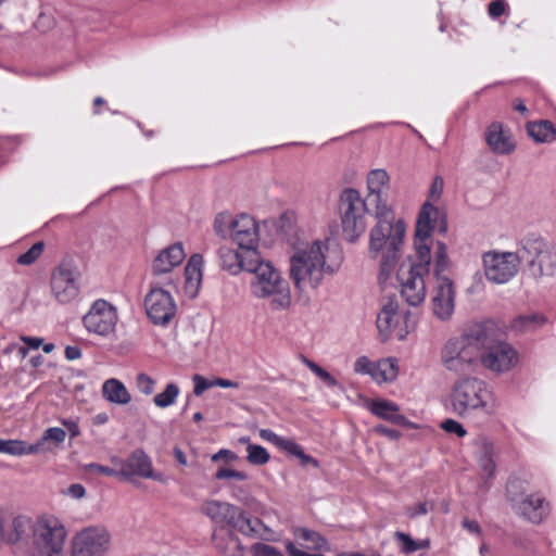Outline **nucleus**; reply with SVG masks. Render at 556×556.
Returning <instances> with one entry per match:
<instances>
[{"mask_svg":"<svg viewBox=\"0 0 556 556\" xmlns=\"http://www.w3.org/2000/svg\"><path fill=\"white\" fill-rule=\"evenodd\" d=\"M439 219V231L444 233L447 230L444 215L430 202L424 203L416 222L414 261L407 273L403 270L399 273L401 294L412 306L421 304L426 299L427 287L425 276L430 275L431 265L430 236Z\"/></svg>","mask_w":556,"mask_h":556,"instance_id":"nucleus-1","label":"nucleus"},{"mask_svg":"<svg viewBox=\"0 0 556 556\" xmlns=\"http://www.w3.org/2000/svg\"><path fill=\"white\" fill-rule=\"evenodd\" d=\"M343 262L342 251L330 240H315L296 248L290 257V278L296 290L317 289L326 275H333Z\"/></svg>","mask_w":556,"mask_h":556,"instance_id":"nucleus-2","label":"nucleus"},{"mask_svg":"<svg viewBox=\"0 0 556 556\" xmlns=\"http://www.w3.org/2000/svg\"><path fill=\"white\" fill-rule=\"evenodd\" d=\"M376 225L369 232L368 253L371 258L381 254L379 280L387 281L396 268L404 243L406 224L396 218L393 208L374 213Z\"/></svg>","mask_w":556,"mask_h":556,"instance_id":"nucleus-3","label":"nucleus"},{"mask_svg":"<svg viewBox=\"0 0 556 556\" xmlns=\"http://www.w3.org/2000/svg\"><path fill=\"white\" fill-rule=\"evenodd\" d=\"M485 326L475 323L459 337L448 339L441 350L443 367L456 375L473 372L480 364L481 345L486 342Z\"/></svg>","mask_w":556,"mask_h":556,"instance_id":"nucleus-4","label":"nucleus"},{"mask_svg":"<svg viewBox=\"0 0 556 556\" xmlns=\"http://www.w3.org/2000/svg\"><path fill=\"white\" fill-rule=\"evenodd\" d=\"M249 273L253 274L250 292L255 299L269 300L275 311H286L291 306L290 285L270 262L264 261L258 254Z\"/></svg>","mask_w":556,"mask_h":556,"instance_id":"nucleus-5","label":"nucleus"},{"mask_svg":"<svg viewBox=\"0 0 556 556\" xmlns=\"http://www.w3.org/2000/svg\"><path fill=\"white\" fill-rule=\"evenodd\" d=\"M450 268L451 261L446 244L438 241L434 251L431 304L433 314L441 320H448L455 309L456 289L454 281L447 275Z\"/></svg>","mask_w":556,"mask_h":556,"instance_id":"nucleus-6","label":"nucleus"},{"mask_svg":"<svg viewBox=\"0 0 556 556\" xmlns=\"http://www.w3.org/2000/svg\"><path fill=\"white\" fill-rule=\"evenodd\" d=\"M214 233L220 239H230L237 247L248 253L261 254L260 227L255 218L247 213L232 214L228 211L219 212L213 220Z\"/></svg>","mask_w":556,"mask_h":556,"instance_id":"nucleus-7","label":"nucleus"},{"mask_svg":"<svg viewBox=\"0 0 556 556\" xmlns=\"http://www.w3.org/2000/svg\"><path fill=\"white\" fill-rule=\"evenodd\" d=\"M450 397L452 412L460 417L479 409L490 413L494 408L492 391L483 380L475 377L457 380Z\"/></svg>","mask_w":556,"mask_h":556,"instance_id":"nucleus-8","label":"nucleus"},{"mask_svg":"<svg viewBox=\"0 0 556 556\" xmlns=\"http://www.w3.org/2000/svg\"><path fill=\"white\" fill-rule=\"evenodd\" d=\"M342 232L346 241L354 243L365 232L366 214L374 215V206L353 188L344 189L339 201Z\"/></svg>","mask_w":556,"mask_h":556,"instance_id":"nucleus-9","label":"nucleus"},{"mask_svg":"<svg viewBox=\"0 0 556 556\" xmlns=\"http://www.w3.org/2000/svg\"><path fill=\"white\" fill-rule=\"evenodd\" d=\"M67 531L53 516L37 519L33 527V556H64Z\"/></svg>","mask_w":556,"mask_h":556,"instance_id":"nucleus-10","label":"nucleus"},{"mask_svg":"<svg viewBox=\"0 0 556 556\" xmlns=\"http://www.w3.org/2000/svg\"><path fill=\"white\" fill-rule=\"evenodd\" d=\"M521 262L527 264V269L535 280L553 277L556 273V253L553 248L541 237L529 236L521 242Z\"/></svg>","mask_w":556,"mask_h":556,"instance_id":"nucleus-11","label":"nucleus"},{"mask_svg":"<svg viewBox=\"0 0 556 556\" xmlns=\"http://www.w3.org/2000/svg\"><path fill=\"white\" fill-rule=\"evenodd\" d=\"M480 325L485 326L486 332V342L481 345L480 364L494 372H506L513 369L519 361L516 349L494 338V324L491 320L481 321Z\"/></svg>","mask_w":556,"mask_h":556,"instance_id":"nucleus-12","label":"nucleus"},{"mask_svg":"<svg viewBox=\"0 0 556 556\" xmlns=\"http://www.w3.org/2000/svg\"><path fill=\"white\" fill-rule=\"evenodd\" d=\"M112 533L104 525H91L77 531L70 542V556H108Z\"/></svg>","mask_w":556,"mask_h":556,"instance_id":"nucleus-13","label":"nucleus"},{"mask_svg":"<svg viewBox=\"0 0 556 556\" xmlns=\"http://www.w3.org/2000/svg\"><path fill=\"white\" fill-rule=\"evenodd\" d=\"M185 257V249L180 242L161 250L152 263L153 281L151 283L164 285L166 288L176 290L179 281L176 269L180 267Z\"/></svg>","mask_w":556,"mask_h":556,"instance_id":"nucleus-14","label":"nucleus"},{"mask_svg":"<svg viewBox=\"0 0 556 556\" xmlns=\"http://www.w3.org/2000/svg\"><path fill=\"white\" fill-rule=\"evenodd\" d=\"M151 283V288L144 298V308L148 318L155 326L166 327L175 318L177 313L176 302L170 293V288Z\"/></svg>","mask_w":556,"mask_h":556,"instance_id":"nucleus-15","label":"nucleus"},{"mask_svg":"<svg viewBox=\"0 0 556 556\" xmlns=\"http://www.w3.org/2000/svg\"><path fill=\"white\" fill-rule=\"evenodd\" d=\"M482 261L485 278L492 283L504 285L518 273L520 250L518 253L490 251L483 254Z\"/></svg>","mask_w":556,"mask_h":556,"instance_id":"nucleus-16","label":"nucleus"},{"mask_svg":"<svg viewBox=\"0 0 556 556\" xmlns=\"http://www.w3.org/2000/svg\"><path fill=\"white\" fill-rule=\"evenodd\" d=\"M377 328L383 341L394 336L404 340L414 327L410 321V313L400 311L395 301H388L377 316Z\"/></svg>","mask_w":556,"mask_h":556,"instance_id":"nucleus-17","label":"nucleus"},{"mask_svg":"<svg viewBox=\"0 0 556 556\" xmlns=\"http://www.w3.org/2000/svg\"><path fill=\"white\" fill-rule=\"evenodd\" d=\"M77 277V269L71 261H62L52 270L50 288L58 302L65 304L77 298L79 293Z\"/></svg>","mask_w":556,"mask_h":556,"instance_id":"nucleus-18","label":"nucleus"},{"mask_svg":"<svg viewBox=\"0 0 556 556\" xmlns=\"http://www.w3.org/2000/svg\"><path fill=\"white\" fill-rule=\"evenodd\" d=\"M118 314L115 306L105 300H97L84 316L86 330L100 337H109L115 332Z\"/></svg>","mask_w":556,"mask_h":556,"instance_id":"nucleus-19","label":"nucleus"},{"mask_svg":"<svg viewBox=\"0 0 556 556\" xmlns=\"http://www.w3.org/2000/svg\"><path fill=\"white\" fill-rule=\"evenodd\" d=\"M517 481H511L507 485L509 501L523 518L533 523L542 522L549 515V503L541 493L528 494L521 500L516 498L513 491L517 488Z\"/></svg>","mask_w":556,"mask_h":556,"instance_id":"nucleus-20","label":"nucleus"},{"mask_svg":"<svg viewBox=\"0 0 556 556\" xmlns=\"http://www.w3.org/2000/svg\"><path fill=\"white\" fill-rule=\"evenodd\" d=\"M201 511L215 523L240 527V522H243L247 523L249 530L254 531L251 520L243 515L240 508L232 504L210 500L202 504Z\"/></svg>","mask_w":556,"mask_h":556,"instance_id":"nucleus-21","label":"nucleus"},{"mask_svg":"<svg viewBox=\"0 0 556 556\" xmlns=\"http://www.w3.org/2000/svg\"><path fill=\"white\" fill-rule=\"evenodd\" d=\"M366 200L374 206V213L392 210L389 204L390 177L387 170L372 169L367 175Z\"/></svg>","mask_w":556,"mask_h":556,"instance_id":"nucleus-22","label":"nucleus"},{"mask_svg":"<svg viewBox=\"0 0 556 556\" xmlns=\"http://www.w3.org/2000/svg\"><path fill=\"white\" fill-rule=\"evenodd\" d=\"M219 267L232 276L242 271L249 273L256 262L258 254L248 253L244 249H233L228 245H222L217 251Z\"/></svg>","mask_w":556,"mask_h":556,"instance_id":"nucleus-23","label":"nucleus"},{"mask_svg":"<svg viewBox=\"0 0 556 556\" xmlns=\"http://www.w3.org/2000/svg\"><path fill=\"white\" fill-rule=\"evenodd\" d=\"M111 460L115 465H121V477L129 478L131 476H140L161 481V476L154 475L150 458L141 450L134 451L126 460H122L117 457H112Z\"/></svg>","mask_w":556,"mask_h":556,"instance_id":"nucleus-24","label":"nucleus"},{"mask_svg":"<svg viewBox=\"0 0 556 556\" xmlns=\"http://www.w3.org/2000/svg\"><path fill=\"white\" fill-rule=\"evenodd\" d=\"M484 138L488 147L495 154L508 155L516 149L510 130L502 123L494 122L489 125Z\"/></svg>","mask_w":556,"mask_h":556,"instance_id":"nucleus-25","label":"nucleus"},{"mask_svg":"<svg viewBox=\"0 0 556 556\" xmlns=\"http://www.w3.org/2000/svg\"><path fill=\"white\" fill-rule=\"evenodd\" d=\"M260 437L275 446L288 452L289 454L300 458L303 464H313L317 466V462L309 455H306L300 444L287 438L279 437L270 429H260Z\"/></svg>","mask_w":556,"mask_h":556,"instance_id":"nucleus-26","label":"nucleus"},{"mask_svg":"<svg viewBox=\"0 0 556 556\" xmlns=\"http://www.w3.org/2000/svg\"><path fill=\"white\" fill-rule=\"evenodd\" d=\"M369 412L376 417L397 426H407V418L400 414L396 403L388 400H374L368 404Z\"/></svg>","mask_w":556,"mask_h":556,"instance_id":"nucleus-27","label":"nucleus"},{"mask_svg":"<svg viewBox=\"0 0 556 556\" xmlns=\"http://www.w3.org/2000/svg\"><path fill=\"white\" fill-rule=\"evenodd\" d=\"M203 258L193 254L185 267V292L189 298H195L202 281Z\"/></svg>","mask_w":556,"mask_h":556,"instance_id":"nucleus-28","label":"nucleus"},{"mask_svg":"<svg viewBox=\"0 0 556 556\" xmlns=\"http://www.w3.org/2000/svg\"><path fill=\"white\" fill-rule=\"evenodd\" d=\"M102 396L108 402L117 405H127L131 401L129 391L125 384L116 378H110L103 382Z\"/></svg>","mask_w":556,"mask_h":556,"instance_id":"nucleus-29","label":"nucleus"},{"mask_svg":"<svg viewBox=\"0 0 556 556\" xmlns=\"http://www.w3.org/2000/svg\"><path fill=\"white\" fill-rule=\"evenodd\" d=\"M292 533L296 540L307 542L308 544L305 547L308 549L317 552H330L331 549L326 538L314 530L304 527H293Z\"/></svg>","mask_w":556,"mask_h":556,"instance_id":"nucleus-30","label":"nucleus"},{"mask_svg":"<svg viewBox=\"0 0 556 556\" xmlns=\"http://www.w3.org/2000/svg\"><path fill=\"white\" fill-rule=\"evenodd\" d=\"M546 324V317L540 313H530L516 316L509 325V328L517 333H527L535 331Z\"/></svg>","mask_w":556,"mask_h":556,"instance_id":"nucleus-31","label":"nucleus"},{"mask_svg":"<svg viewBox=\"0 0 556 556\" xmlns=\"http://www.w3.org/2000/svg\"><path fill=\"white\" fill-rule=\"evenodd\" d=\"M527 132L535 142L539 143H551L556 140V128L549 121L528 123Z\"/></svg>","mask_w":556,"mask_h":556,"instance_id":"nucleus-32","label":"nucleus"},{"mask_svg":"<svg viewBox=\"0 0 556 556\" xmlns=\"http://www.w3.org/2000/svg\"><path fill=\"white\" fill-rule=\"evenodd\" d=\"M40 452V443L27 444L22 440H4L0 438V453L11 456L33 455Z\"/></svg>","mask_w":556,"mask_h":556,"instance_id":"nucleus-33","label":"nucleus"},{"mask_svg":"<svg viewBox=\"0 0 556 556\" xmlns=\"http://www.w3.org/2000/svg\"><path fill=\"white\" fill-rule=\"evenodd\" d=\"M399 372L397 361L394 357L380 359L376 363L372 380L376 382L392 381Z\"/></svg>","mask_w":556,"mask_h":556,"instance_id":"nucleus-34","label":"nucleus"},{"mask_svg":"<svg viewBox=\"0 0 556 556\" xmlns=\"http://www.w3.org/2000/svg\"><path fill=\"white\" fill-rule=\"evenodd\" d=\"M395 540L400 543V549L403 554H412L419 549H426L430 543L428 540H414L409 534L397 531L394 534Z\"/></svg>","mask_w":556,"mask_h":556,"instance_id":"nucleus-35","label":"nucleus"},{"mask_svg":"<svg viewBox=\"0 0 556 556\" xmlns=\"http://www.w3.org/2000/svg\"><path fill=\"white\" fill-rule=\"evenodd\" d=\"M180 393L176 383H168L165 390L153 397V403L159 408H166L175 404Z\"/></svg>","mask_w":556,"mask_h":556,"instance_id":"nucleus-36","label":"nucleus"},{"mask_svg":"<svg viewBox=\"0 0 556 556\" xmlns=\"http://www.w3.org/2000/svg\"><path fill=\"white\" fill-rule=\"evenodd\" d=\"M301 359L302 363L320 380H323L328 387L336 388L340 386L338 380L332 375H330L326 369L320 367L318 364H316L315 362L311 361L305 356H302Z\"/></svg>","mask_w":556,"mask_h":556,"instance_id":"nucleus-37","label":"nucleus"},{"mask_svg":"<svg viewBox=\"0 0 556 556\" xmlns=\"http://www.w3.org/2000/svg\"><path fill=\"white\" fill-rule=\"evenodd\" d=\"M247 459L250 464L261 466L268 463L270 456L267 450L257 444H249Z\"/></svg>","mask_w":556,"mask_h":556,"instance_id":"nucleus-38","label":"nucleus"},{"mask_svg":"<svg viewBox=\"0 0 556 556\" xmlns=\"http://www.w3.org/2000/svg\"><path fill=\"white\" fill-rule=\"evenodd\" d=\"M43 249H45V244L42 241L36 242L25 253L21 254L17 257V263L20 265H25V266L34 264L39 258V256L42 254Z\"/></svg>","mask_w":556,"mask_h":556,"instance_id":"nucleus-39","label":"nucleus"},{"mask_svg":"<svg viewBox=\"0 0 556 556\" xmlns=\"http://www.w3.org/2000/svg\"><path fill=\"white\" fill-rule=\"evenodd\" d=\"M493 445L489 442L483 444V455L480 457V465L483 472L491 477L495 470V463L492 458Z\"/></svg>","mask_w":556,"mask_h":556,"instance_id":"nucleus-40","label":"nucleus"},{"mask_svg":"<svg viewBox=\"0 0 556 556\" xmlns=\"http://www.w3.org/2000/svg\"><path fill=\"white\" fill-rule=\"evenodd\" d=\"M66 438V432L65 430L59 428V427H52V428H48L41 439L37 442V443H40V451L42 450V445L46 441H52L54 443H62Z\"/></svg>","mask_w":556,"mask_h":556,"instance_id":"nucleus-41","label":"nucleus"},{"mask_svg":"<svg viewBox=\"0 0 556 556\" xmlns=\"http://www.w3.org/2000/svg\"><path fill=\"white\" fill-rule=\"evenodd\" d=\"M136 386L144 395H151L154 392L155 380L144 372H140L136 377Z\"/></svg>","mask_w":556,"mask_h":556,"instance_id":"nucleus-42","label":"nucleus"},{"mask_svg":"<svg viewBox=\"0 0 556 556\" xmlns=\"http://www.w3.org/2000/svg\"><path fill=\"white\" fill-rule=\"evenodd\" d=\"M251 553L253 556H283L280 549L265 543L253 544L251 546Z\"/></svg>","mask_w":556,"mask_h":556,"instance_id":"nucleus-43","label":"nucleus"},{"mask_svg":"<svg viewBox=\"0 0 556 556\" xmlns=\"http://www.w3.org/2000/svg\"><path fill=\"white\" fill-rule=\"evenodd\" d=\"M376 363H372L367 356L358 357L354 363V371L361 375H369L372 378Z\"/></svg>","mask_w":556,"mask_h":556,"instance_id":"nucleus-44","label":"nucleus"},{"mask_svg":"<svg viewBox=\"0 0 556 556\" xmlns=\"http://www.w3.org/2000/svg\"><path fill=\"white\" fill-rule=\"evenodd\" d=\"M441 428L447 433L456 434L458 438H464L467 434V430L464 426L454 419H446L442 421Z\"/></svg>","mask_w":556,"mask_h":556,"instance_id":"nucleus-45","label":"nucleus"},{"mask_svg":"<svg viewBox=\"0 0 556 556\" xmlns=\"http://www.w3.org/2000/svg\"><path fill=\"white\" fill-rule=\"evenodd\" d=\"M216 479H237V480H247L248 475L244 471H239L230 468H220L215 473Z\"/></svg>","mask_w":556,"mask_h":556,"instance_id":"nucleus-46","label":"nucleus"},{"mask_svg":"<svg viewBox=\"0 0 556 556\" xmlns=\"http://www.w3.org/2000/svg\"><path fill=\"white\" fill-rule=\"evenodd\" d=\"M86 470L89 472H93L97 475H103V476H108V477L121 476L119 470L113 469L108 466L99 465L96 463L88 464L86 466Z\"/></svg>","mask_w":556,"mask_h":556,"instance_id":"nucleus-47","label":"nucleus"},{"mask_svg":"<svg viewBox=\"0 0 556 556\" xmlns=\"http://www.w3.org/2000/svg\"><path fill=\"white\" fill-rule=\"evenodd\" d=\"M192 380L194 382L193 393L197 396H200L203 392L214 387L213 380H207L201 375H194Z\"/></svg>","mask_w":556,"mask_h":556,"instance_id":"nucleus-48","label":"nucleus"},{"mask_svg":"<svg viewBox=\"0 0 556 556\" xmlns=\"http://www.w3.org/2000/svg\"><path fill=\"white\" fill-rule=\"evenodd\" d=\"M506 9L507 4L505 0H492L488 4V13L492 18H498L502 16L506 12Z\"/></svg>","mask_w":556,"mask_h":556,"instance_id":"nucleus-49","label":"nucleus"},{"mask_svg":"<svg viewBox=\"0 0 556 556\" xmlns=\"http://www.w3.org/2000/svg\"><path fill=\"white\" fill-rule=\"evenodd\" d=\"M372 430L375 433L384 435L386 438H388L391 441H396L402 437L401 431H399L396 429L388 428L383 425H377L374 427Z\"/></svg>","mask_w":556,"mask_h":556,"instance_id":"nucleus-50","label":"nucleus"},{"mask_svg":"<svg viewBox=\"0 0 556 556\" xmlns=\"http://www.w3.org/2000/svg\"><path fill=\"white\" fill-rule=\"evenodd\" d=\"M66 494L75 500H79L86 495V489L80 483H74L68 486Z\"/></svg>","mask_w":556,"mask_h":556,"instance_id":"nucleus-51","label":"nucleus"},{"mask_svg":"<svg viewBox=\"0 0 556 556\" xmlns=\"http://www.w3.org/2000/svg\"><path fill=\"white\" fill-rule=\"evenodd\" d=\"M443 187H444L443 178L440 176H437L433 179L431 188H430V197L432 199H439L443 191Z\"/></svg>","mask_w":556,"mask_h":556,"instance_id":"nucleus-52","label":"nucleus"},{"mask_svg":"<svg viewBox=\"0 0 556 556\" xmlns=\"http://www.w3.org/2000/svg\"><path fill=\"white\" fill-rule=\"evenodd\" d=\"M408 517L416 518L421 515H426L428 513L426 503H418L413 507H408L406 510Z\"/></svg>","mask_w":556,"mask_h":556,"instance_id":"nucleus-53","label":"nucleus"},{"mask_svg":"<svg viewBox=\"0 0 556 556\" xmlns=\"http://www.w3.org/2000/svg\"><path fill=\"white\" fill-rule=\"evenodd\" d=\"M286 551L289 556H324L321 554H308L300 548H298L293 542L289 541L286 544Z\"/></svg>","mask_w":556,"mask_h":556,"instance_id":"nucleus-54","label":"nucleus"},{"mask_svg":"<svg viewBox=\"0 0 556 556\" xmlns=\"http://www.w3.org/2000/svg\"><path fill=\"white\" fill-rule=\"evenodd\" d=\"M81 357V350L77 345H67L65 348V358L67 361H75Z\"/></svg>","mask_w":556,"mask_h":556,"instance_id":"nucleus-55","label":"nucleus"},{"mask_svg":"<svg viewBox=\"0 0 556 556\" xmlns=\"http://www.w3.org/2000/svg\"><path fill=\"white\" fill-rule=\"evenodd\" d=\"M213 384H214V387H219V388H224V389H228V388L238 389L240 387V384L238 382L229 380V379H225V378L213 379Z\"/></svg>","mask_w":556,"mask_h":556,"instance_id":"nucleus-56","label":"nucleus"},{"mask_svg":"<svg viewBox=\"0 0 556 556\" xmlns=\"http://www.w3.org/2000/svg\"><path fill=\"white\" fill-rule=\"evenodd\" d=\"M21 341L24 342L27 345V348L34 350L38 349L43 342L41 338L28 336H22Z\"/></svg>","mask_w":556,"mask_h":556,"instance_id":"nucleus-57","label":"nucleus"},{"mask_svg":"<svg viewBox=\"0 0 556 556\" xmlns=\"http://www.w3.org/2000/svg\"><path fill=\"white\" fill-rule=\"evenodd\" d=\"M62 425L68 430V432L71 433L72 438H75V437L79 435L80 430H79V426H78L77 421L70 420V419H64L62 421Z\"/></svg>","mask_w":556,"mask_h":556,"instance_id":"nucleus-58","label":"nucleus"},{"mask_svg":"<svg viewBox=\"0 0 556 556\" xmlns=\"http://www.w3.org/2000/svg\"><path fill=\"white\" fill-rule=\"evenodd\" d=\"M463 527L465 529H467L471 533H475V534H478V535L481 533V528H480L479 523L476 520L464 519L463 520Z\"/></svg>","mask_w":556,"mask_h":556,"instance_id":"nucleus-59","label":"nucleus"},{"mask_svg":"<svg viewBox=\"0 0 556 556\" xmlns=\"http://www.w3.org/2000/svg\"><path fill=\"white\" fill-rule=\"evenodd\" d=\"M222 457L230 459V460L237 458V456L233 452H231L229 450H220L216 454L213 455L212 460H217Z\"/></svg>","mask_w":556,"mask_h":556,"instance_id":"nucleus-60","label":"nucleus"},{"mask_svg":"<svg viewBox=\"0 0 556 556\" xmlns=\"http://www.w3.org/2000/svg\"><path fill=\"white\" fill-rule=\"evenodd\" d=\"M174 455L181 465H187V458L180 448H174Z\"/></svg>","mask_w":556,"mask_h":556,"instance_id":"nucleus-61","label":"nucleus"},{"mask_svg":"<svg viewBox=\"0 0 556 556\" xmlns=\"http://www.w3.org/2000/svg\"><path fill=\"white\" fill-rule=\"evenodd\" d=\"M514 109L523 115L528 113V109L521 100L516 101V103L514 104Z\"/></svg>","mask_w":556,"mask_h":556,"instance_id":"nucleus-62","label":"nucleus"},{"mask_svg":"<svg viewBox=\"0 0 556 556\" xmlns=\"http://www.w3.org/2000/svg\"><path fill=\"white\" fill-rule=\"evenodd\" d=\"M29 363L30 365L34 367V368H37L39 366L42 365L43 363V357L41 355H36V356H33L30 359H29Z\"/></svg>","mask_w":556,"mask_h":556,"instance_id":"nucleus-63","label":"nucleus"},{"mask_svg":"<svg viewBox=\"0 0 556 556\" xmlns=\"http://www.w3.org/2000/svg\"><path fill=\"white\" fill-rule=\"evenodd\" d=\"M108 420H109V417L105 413L98 414L94 417V424H97V425H104L105 422H108Z\"/></svg>","mask_w":556,"mask_h":556,"instance_id":"nucleus-64","label":"nucleus"}]
</instances>
